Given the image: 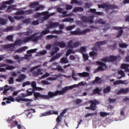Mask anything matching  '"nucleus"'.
I'll return each mask as SVG.
<instances>
[{"instance_id": "f257e3e1", "label": "nucleus", "mask_w": 129, "mask_h": 129, "mask_svg": "<svg viewBox=\"0 0 129 129\" xmlns=\"http://www.w3.org/2000/svg\"><path fill=\"white\" fill-rule=\"evenodd\" d=\"M71 88H73V86L70 87H64V88L62 89V90L60 91H56L55 92L49 91L47 93L48 95H42L39 92L34 93L33 94L34 98L35 99H50V98H52L54 96H57V95H63L64 93H66V92L69 90V89H71Z\"/></svg>"}, {"instance_id": "f03ea898", "label": "nucleus", "mask_w": 129, "mask_h": 129, "mask_svg": "<svg viewBox=\"0 0 129 129\" xmlns=\"http://www.w3.org/2000/svg\"><path fill=\"white\" fill-rule=\"evenodd\" d=\"M43 38V35H40L35 36V34H32L30 36H27L23 38V43H29V42H38V40H41Z\"/></svg>"}, {"instance_id": "7ed1b4c3", "label": "nucleus", "mask_w": 129, "mask_h": 129, "mask_svg": "<svg viewBox=\"0 0 129 129\" xmlns=\"http://www.w3.org/2000/svg\"><path fill=\"white\" fill-rule=\"evenodd\" d=\"M77 75H79L80 77H83L84 78H85V77H90V73L88 72H84L83 73H79L76 74V73L74 72V71H73L72 77L73 79L76 81L77 80V79L75 76H77Z\"/></svg>"}, {"instance_id": "20e7f679", "label": "nucleus", "mask_w": 129, "mask_h": 129, "mask_svg": "<svg viewBox=\"0 0 129 129\" xmlns=\"http://www.w3.org/2000/svg\"><path fill=\"white\" fill-rule=\"evenodd\" d=\"M96 63L99 66L94 71V73H97L99 71H104L107 68V65L102 61H97Z\"/></svg>"}, {"instance_id": "39448f33", "label": "nucleus", "mask_w": 129, "mask_h": 129, "mask_svg": "<svg viewBox=\"0 0 129 129\" xmlns=\"http://www.w3.org/2000/svg\"><path fill=\"white\" fill-rule=\"evenodd\" d=\"M99 9H106V11H108V10H116L118 9V7L116 6L113 5H108L107 4H103L102 5H98Z\"/></svg>"}, {"instance_id": "423d86ee", "label": "nucleus", "mask_w": 129, "mask_h": 129, "mask_svg": "<svg viewBox=\"0 0 129 129\" xmlns=\"http://www.w3.org/2000/svg\"><path fill=\"white\" fill-rule=\"evenodd\" d=\"M22 44H23V40L18 39L15 41L14 44L12 43L8 45H3L2 47L4 49H9V48H12V47H15V46H21Z\"/></svg>"}, {"instance_id": "0eeeda50", "label": "nucleus", "mask_w": 129, "mask_h": 129, "mask_svg": "<svg viewBox=\"0 0 129 129\" xmlns=\"http://www.w3.org/2000/svg\"><path fill=\"white\" fill-rule=\"evenodd\" d=\"M80 19L83 23H90V24H93L94 16L91 15L87 17L83 15L80 17Z\"/></svg>"}, {"instance_id": "6e6552de", "label": "nucleus", "mask_w": 129, "mask_h": 129, "mask_svg": "<svg viewBox=\"0 0 129 129\" xmlns=\"http://www.w3.org/2000/svg\"><path fill=\"white\" fill-rule=\"evenodd\" d=\"M88 32H90V29H87L86 30H83L82 31L79 30V31H74L71 32V35H74L75 36L79 35L80 36L81 35H85L86 33H88Z\"/></svg>"}, {"instance_id": "1a4fd4ad", "label": "nucleus", "mask_w": 129, "mask_h": 129, "mask_svg": "<svg viewBox=\"0 0 129 129\" xmlns=\"http://www.w3.org/2000/svg\"><path fill=\"white\" fill-rule=\"evenodd\" d=\"M89 103H91L90 107H86V109H90L91 110H95L96 109V104L98 103L96 100H91L89 101Z\"/></svg>"}, {"instance_id": "9d476101", "label": "nucleus", "mask_w": 129, "mask_h": 129, "mask_svg": "<svg viewBox=\"0 0 129 129\" xmlns=\"http://www.w3.org/2000/svg\"><path fill=\"white\" fill-rule=\"evenodd\" d=\"M13 3H14V1L4 2L3 4L0 3V11H3L5 9H7V5H12ZM0 14H2V11H0Z\"/></svg>"}, {"instance_id": "9b49d317", "label": "nucleus", "mask_w": 129, "mask_h": 129, "mask_svg": "<svg viewBox=\"0 0 129 129\" xmlns=\"http://www.w3.org/2000/svg\"><path fill=\"white\" fill-rule=\"evenodd\" d=\"M52 114H58V112L54 110H49L41 114V116H48V115H52Z\"/></svg>"}, {"instance_id": "f8f14e48", "label": "nucleus", "mask_w": 129, "mask_h": 129, "mask_svg": "<svg viewBox=\"0 0 129 129\" xmlns=\"http://www.w3.org/2000/svg\"><path fill=\"white\" fill-rule=\"evenodd\" d=\"M8 123L10 124V125H9V127H10V128L16 127L17 125H19V122H18L17 120H14L11 122H8Z\"/></svg>"}, {"instance_id": "ddd939ff", "label": "nucleus", "mask_w": 129, "mask_h": 129, "mask_svg": "<svg viewBox=\"0 0 129 129\" xmlns=\"http://www.w3.org/2000/svg\"><path fill=\"white\" fill-rule=\"evenodd\" d=\"M128 91L129 90L127 88L125 89L122 88L120 90L118 91L116 94H117V95H119V94H126Z\"/></svg>"}, {"instance_id": "4468645a", "label": "nucleus", "mask_w": 129, "mask_h": 129, "mask_svg": "<svg viewBox=\"0 0 129 129\" xmlns=\"http://www.w3.org/2000/svg\"><path fill=\"white\" fill-rule=\"evenodd\" d=\"M56 11L57 13L62 14L63 15L62 17H68L69 16V15L67 14V11H63L62 8H57Z\"/></svg>"}, {"instance_id": "2eb2a0df", "label": "nucleus", "mask_w": 129, "mask_h": 129, "mask_svg": "<svg viewBox=\"0 0 129 129\" xmlns=\"http://www.w3.org/2000/svg\"><path fill=\"white\" fill-rule=\"evenodd\" d=\"M16 101H17V102H20V101H25L27 102L31 101V100L30 99L23 98V97L21 96H18L16 98Z\"/></svg>"}, {"instance_id": "dca6fc26", "label": "nucleus", "mask_w": 129, "mask_h": 129, "mask_svg": "<svg viewBox=\"0 0 129 129\" xmlns=\"http://www.w3.org/2000/svg\"><path fill=\"white\" fill-rule=\"evenodd\" d=\"M43 72H42V70L39 69L37 70L36 72L34 71L32 73V75L34 76V77H38L39 75H42Z\"/></svg>"}, {"instance_id": "f3484780", "label": "nucleus", "mask_w": 129, "mask_h": 129, "mask_svg": "<svg viewBox=\"0 0 129 129\" xmlns=\"http://www.w3.org/2000/svg\"><path fill=\"white\" fill-rule=\"evenodd\" d=\"M107 42H108V40H105L103 41H98L95 43V45L97 47L99 48L101 45H105V44L107 43Z\"/></svg>"}, {"instance_id": "a211bd4d", "label": "nucleus", "mask_w": 129, "mask_h": 129, "mask_svg": "<svg viewBox=\"0 0 129 129\" xmlns=\"http://www.w3.org/2000/svg\"><path fill=\"white\" fill-rule=\"evenodd\" d=\"M128 67V64L123 63L121 65V69H124L125 72H129Z\"/></svg>"}, {"instance_id": "6ab92c4d", "label": "nucleus", "mask_w": 129, "mask_h": 129, "mask_svg": "<svg viewBox=\"0 0 129 129\" xmlns=\"http://www.w3.org/2000/svg\"><path fill=\"white\" fill-rule=\"evenodd\" d=\"M85 83L84 82L82 81L79 83L78 85L74 84L72 86H66V87H70V86H73L72 88L68 90H70V89H73V88H75V87H78V85H81V86H83V85H85Z\"/></svg>"}, {"instance_id": "aec40b11", "label": "nucleus", "mask_w": 129, "mask_h": 129, "mask_svg": "<svg viewBox=\"0 0 129 129\" xmlns=\"http://www.w3.org/2000/svg\"><path fill=\"white\" fill-rule=\"evenodd\" d=\"M25 78L26 75L24 74H21L20 75L19 79H17L16 80V81H17V82H22V81H23V80H24Z\"/></svg>"}, {"instance_id": "412c9836", "label": "nucleus", "mask_w": 129, "mask_h": 129, "mask_svg": "<svg viewBox=\"0 0 129 129\" xmlns=\"http://www.w3.org/2000/svg\"><path fill=\"white\" fill-rule=\"evenodd\" d=\"M56 45L59 46L60 48H65L66 47V43L63 41L57 42Z\"/></svg>"}, {"instance_id": "4be33fe9", "label": "nucleus", "mask_w": 129, "mask_h": 129, "mask_svg": "<svg viewBox=\"0 0 129 129\" xmlns=\"http://www.w3.org/2000/svg\"><path fill=\"white\" fill-rule=\"evenodd\" d=\"M54 15H56V13L55 12H53V13H51L50 14L48 13V15L42 17V19H43V20H44V21H46L47 20H49V18L51 16H54Z\"/></svg>"}, {"instance_id": "5701e85b", "label": "nucleus", "mask_w": 129, "mask_h": 129, "mask_svg": "<svg viewBox=\"0 0 129 129\" xmlns=\"http://www.w3.org/2000/svg\"><path fill=\"white\" fill-rule=\"evenodd\" d=\"M60 63H62V64H67V63H69V61H68V57H62L60 59Z\"/></svg>"}, {"instance_id": "b1692460", "label": "nucleus", "mask_w": 129, "mask_h": 129, "mask_svg": "<svg viewBox=\"0 0 129 129\" xmlns=\"http://www.w3.org/2000/svg\"><path fill=\"white\" fill-rule=\"evenodd\" d=\"M84 9H83L82 7H76L73 10L74 13H76L77 12H83Z\"/></svg>"}, {"instance_id": "393cba45", "label": "nucleus", "mask_w": 129, "mask_h": 129, "mask_svg": "<svg viewBox=\"0 0 129 129\" xmlns=\"http://www.w3.org/2000/svg\"><path fill=\"white\" fill-rule=\"evenodd\" d=\"M27 46H24L20 48H18L15 51V53H21V52L26 51V49H27Z\"/></svg>"}, {"instance_id": "a878e982", "label": "nucleus", "mask_w": 129, "mask_h": 129, "mask_svg": "<svg viewBox=\"0 0 129 129\" xmlns=\"http://www.w3.org/2000/svg\"><path fill=\"white\" fill-rule=\"evenodd\" d=\"M49 24L51 28H57V27H59V23L58 22H49Z\"/></svg>"}, {"instance_id": "bb28decb", "label": "nucleus", "mask_w": 129, "mask_h": 129, "mask_svg": "<svg viewBox=\"0 0 129 129\" xmlns=\"http://www.w3.org/2000/svg\"><path fill=\"white\" fill-rule=\"evenodd\" d=\"M101 91V89H99V88L97 87L93 90V94H100Z\"/></svg>"}, {"instance_id": "cd10ccee", "label": "nucleus", "mask_w": 129, "mask_h": 129, "mask_svg": "<svg viewBox=\"0 0 129 129\" xmlns=\"http://www.w3.org/2000/svg\"><path fill=\"white\" fill-rule=\"evenodd\" d=\"M118 73L121 75V77H118V79H121L122 77H124L125 75L124 74V72L122 70H119L118 71Z\"/></svg>"}, {"instance_id": "c85d7f7f", "label": "nucleus", "mask_w": 129, "mask_h": 129, "mask_svg": "<svg viewBox=\"0 0 129 129\" xmlns=\"http://www.w3.org/2000/svg\"><path fill=\"white\" fill-rule=\"evenodd\" d=\"M65 22H69L70 23H73L74 22V19L71 18H65L62 20V22L65 23Z\"/></svg>"}, {"instance_id": "c756f323", "label": "nucleus", "mask_w": 129, "mask_h": 129, "mask_svg": "<svg viewBox=\"0 0 129 129\" xmlns=\"http://www.w3.org/2000/svg\"><path fill=\"white\" fill-rule=\"evenodd\" d=\"M61 117L60 116H58L56 118V125L55 126V127H57L61 122H62V121H61Z\"/></svg>"}, {"instance_id": "7c9ffc66", "label": "nucleus", "mask_w": 129, "mask_h": 129, "mask_svg": "<svg viewBox=\"0 0 129 129\" xmlns=\"http://www.w3.org/2000/svg\"><path fill=\"white\" fill-rule=\"evenodd\" d=\"M71 4H75V5H78V6H82L83 5V3L78 1H72Z\"/></svg>"}, {"instance_id": "2f4dec72", "label": "nucleus", "mask_w": 129, "mask_h": 129, "mask_svg": "<svg viewBox=\"0 0 129 129\" xmlns=\"http://www.w3.org/2000/svg\"><path fill=\"white\" fill-rule=\"evenodd\" d=\"M14 30V27L10 26L4 29L3 32H12Z\"/></svg>"}, {"instance_id": "473e14b6", "label": "nucleus", "mask_w": 129, "mask_h": 129, "mask_svg": "<svg viewBox=\"0 0 129 129\" xmlns=\"http://www.w3.org/2000/svg\"><path fill=\"white\" fill-rule=\"evenodd\" d=\"M109 62H114V61H116V57L114 55H111L108 57Z\"/></svg>"}, {"instance_id": "72a5a7b5", "label": "nucleus", "mask_w": 129, "mask_h": 129, "mask_svg": "<svg viewBox=\"0 0 129 129\" xmlns=\"http://www.w3.org/2000/svg\"><path fill=\"white\" fill-rule=\"evenodd\" d=\"M80 53H81V54H83L85 52H86V47L84 46H82L80 49L79 50Z\"/></svg>"}, {"instance_id": "f704fd0d", "label": "nucleus", "mask_w": 129, "mask_h": 129, "mask_svg": "<svg viewBox=\"0 0 129 129\" xmlns=\"http://www.w3.org/2000/svg\"><path fill=\"white\" fill-rule=\"evenodd\" d=\"M109 114H110V113H107L105 112L101 111L100 112V116H101V117H105L106 115H109Z\"/></svg>"}, {"instance_id": "c9c22d12", "label": "nucleus", "mask_w": 129, "mask_h": 129, "mask_svg": "<svg viewBox=\"0 0 129 129\" xmlns=\"http://www.w3.org/2000/svg\"><path fill=\"white\" fill-rule=\"evenodd\" d=\"M110 86H107L105 88L103 89V92L104 93H108L110 92V89H111Z\"/></svg>"}, {"instance_id": "e433bc0d", "label": "nucleus", "mask_w": 129, "mask_h": 129, "mask_svg": "<svg viewBox=\"0 0 129 129\" xmlns=\"http://www.w3.org/2000/svg\"><path fill=\"white\" fill-rule=\"evenodd\" d=\"M74 43H73V40H70L68 42V47L69 48H71L72 49H73V45H74Z\"/></svg>"}, {"instance_id": "4c0bfd02", "label": "nucleus", "mask_w": 129, "mask_h": 129, "mask_svg": "<svg viewBox=\"0 0 129 129\" xmlns=\"http://www.w3.org/2000/svg\"><path fill=\"white\" fill-rule=\"evenodd\" d=\"M33 112H36V110L34 109H31L30 110H28L27 113H26L27 116H29V115H30V114H31V113Z\"/></svg>"}, {"instance_id": "58836bf2", "label": "nucleus", "mask_w": 129, "mask_h": 129, "mask_svg": "<svg viewBox=\"0 0 129 129\" xmlns=\"http://www.w3.org/2000/svg\"><path fill=\"white\" fill-rule=\"evenodd\" d=\"M7 24V22L6 21V19L0 17V25L4 26Z\"/></svg>"}, {"instance_id": "ea45409f", "label": "nucleus", "mask_w": 129, "mask_h": 129, "mask_svg": "<svg viewBox=\"0 0 129 129\" xmlns=\"http://www.w3.org/2000/svg\"><path fill=\"white\" fill-rule=\"evenodd\" d=\"M74 54V51H73V50L71 49H69L67 50L66 53V56H67V57H68V56L69 55H70V54Z\"/></svg>"}, {"instance_id": "a19ab883", "label": "nucleus", "mask_w": 129, "mask_h": 129, "mask_svg": "<svg viewBox=\"0 0 129 129\" xmlns=\"http://www.w3.org/2000/svg\"><path fill=\"white\" fill-rule=\"evenodd\" d=\"M97 113L95 112V113H89L85 115V117H88V116H93V115H96Z\"/></svg>"}, {"instance_id": "79ce46f5", "label": "nucleus", "mask_w": 129, "mask_h": 129, "mask_svg": "<svg viewBox=\"0 0 129 129\" xmlns=\"http://www.w3.org/2000/svg\"><path fill=\"white\" fill-rule=\"evenodd\" d=\"M37 6H39V3L38 2H35L34 3H31V4L29 5V7L30 8H36Z\"/></svg>"}, {"instance_id": "37998d69", "label": "nucleus", "mask_w": 129, "mask_h": 129, "mask_svg": "<svg viewBox=\"0 0 129 129\" xmlns=\"http://www.w3.org/2000/svg\"><path fill=\"white\" fill-rule=\"evenodd\" d=\"M97 24H100L101 25H105V22L103 21L102 19H100L96 21Z\"/></svg>"}, {"instance_id": "c03bdc74", "label": "nucleus", "mask_w": 129, "mask_h": 129, "mask_svg": "<svg viewBox=\"0 0 129 129\" xmlns=\"http://www.w3.org/2000/svg\"><path fill=\"white\" fill-rule=\"evenodd\" d=\"M108 48L112 50V51L115 50L116 49V44H114L113 45H108Z\"/></svg>"}, {"instance_id": "a18cd8bd", "label": "nucleus", "mask_w": 129, "mask_h": 129, "mask_svg": "<svg viewBox=\"0 0 129 129\" xmlns=\"http://www.w3.org/2000/svg\"><path fill=\"white\" fill-rule=\"evenodd\" d=\"M49 33H50V30H44L42 31L40 34L41 35H47V34H49Z\"/></svg>"}, {"instance_id": "49530a36", "label": "nucleus", "mask_w": 129, "mask_h": 129, "mask_svg": "<svg viewBox=\"0 0 129 129\" xmlns=\"http://www.w3.org/2000/svg\"><path fill=\"white\" fill-rule=\"evenodd\" d=\"M123 83V81L121 80H117L113 82L114 85H117V84H122Z\"/></svg>"}, {"instance_id": "de8ad7c7", "label": "nucleus", "mask_w": 129, "mask_h": 129, "mask_svg": "<svg viewBox=\"0 0 129 129\" xmlns=\"http://www.w3.org/2000/svg\"><path fill=\"white\" fill-rule=\"evenodd\" d=\"M101 61H102V62H109V57H104L101 59Z\"/></svg>"}, {"instance_id": "09e8293b", "label": "nucleus", "mask_w": 129, "mask_h": 129, "mask_svg": "<svg viewBox=\"0 0 129 129\" xmlns=\"http://www.w3.org/2000/svg\"><path fill=\"white\" fill-rule=\"evenodd\" d=\"M52 34H62L63 33V31L62 30H54L51 32Z\"/></svg>"}, {"instance_id": "8fccbe9b", "label": "nucleus", "mask_w": 129, "mask_h": 129, "mask_svg": "<svg viewBox=\"0 0 129 129\" xmlns=\"http://www.w3.org/2000/svg\"><path fill=\"white\" fill-rule=\"evenodd\" d=\"M80 45H81L80 42L78 41L74 42L73 44V48H77V47H79Z\"/></svg>"}, {"instance_id": "3c124183", "label": "nucleus", "mask_w": 129, "mask_h": 129, "mask_svg": "<svg viewBox=\"0 0 129 129\" xmlns=\"http://www.w3.org/2000/svg\"><path fill=\"white\" fill-rule=\"evenodd\" d=\"M37 50L36 48L33 49H30L28 50L27 51V54H31L32 53H36V51Z\"/></svg>"}, {"instance_id": "603ef678", "label": "nucleus", "mask_w": 129, "mask_h": 129, "mask_svg": "<svg viewBox=\"0 0 129 129\" xmlns=\"http://www.w3.org/2000/svg\"><path fill=\"white\" fill-rule=\"evenodd\" d=\"M89 55L91 57H94V56H97V53L94 51H91L89 52Z\"/></svg>"}, {"instance_id": "864d4df0", "label": "nucleus", "mask_w": 129, "mask_h": 129, "mask_svg": "<svg viewBox=\"0 0 129 129\" xmlns=\"http://www.w3.org/2000/svg\"><path fill=\"white\" fill-rule=\"evenodd\" d=\"M22 23H23V24H30L31 23V19H26L25 20H24L22 21Z\"/></svg>"}, {"instance_id": "5fc2aeb1", "label": "nucleus", "mask_w": 129, "mask_h": 129, "mask_svg": "<svg viewBox=\"0 0 129 129\" xmlns=\"http://www.w3.org/2000/svg\"><path fill=\"white\" fill-rule=\"evenodd\" d=\"M119 46L120 48H127L128 45L125 43H120Z\"/></svg>"}, {"instance_id": "6e6d98bb", "label": "nucleus", "mask_w": 129, "mask_h": 129, "mask_svg": "<svg viewBox=\"0 0 129 129\" xmlns=\"http://www.w3.org/2000/svg\"><path fill=\"white\" fill-rule=\"evenodd\" d=\"M15 67L13 66H8L6 68V70H14Z\"/></svg>"}, {"instance_id": "4d7b16f0", "label": "nucleus", "mask_w": 129, "mask_h": 129, "mask_svg": "<svg viewBox=\"0 0 129 129\" xmlns=\"http://www.w3.org/2000/svg\"><path fill=\"white\" fill-rule=\"evenodd\" d=\"M25 15H30L33 13V10L32 9L29 10H26L24 11Z\"/></svg>"}, {"instance_id": "13d9d810", "label": "nucleus", "mask_w": 129, "mask_h": 129, "mask_svg": "<svg viewBox=\"0 0 129 129\" xmlns=\"http://www.w3.org/2000/svg\"><path fill=\"white\" fill-rule=\"evenodd\" d=\"M82 56L85 61H87V60H88V58H89V56H88V54H86L85 53L83 54Z\"/></svg>"}, {"instance_id": "bf43d9fd", "label": "nucleus", "mask_w": 129, "mask_h": 129, "mask_svg": "<svg viewBox=\"0 0 129 129\" xmlns=\"http://www.w3.org/2000/svg\"><path fill=\"white\" fill-rule=\"evenodd\" d=\"M25 14V11L21 10L18 11L16 12V15H24Z\"/></svg>"}, {"instance_id": "052dcab7", "label": "nucleus", "mask_w": 129, "mask_h": 129, "mask_svg": "<svg viewBox=\"0 0 129 129\" xmlns=\"http://www.w3.org/2000/svg\"><path fill=\"white\" fill-rule=\"evenodd\" d=\"M14 20H23V19H24V17L15 16L14 17Z\"/></svg>"}, {"instance_id": "680f3d73", "label": "nucleus", "mask_w": 129, "mask_h": 129, "mask_svg": "<svg viewBox=\"0 0 129 129\" xmlns=\"http://www.w3.org/2000/svg\"><path fill=\"white\" fill-rule=\"evenodd\" d=\"M14 80L13 77H10V80H9V84H14Z\"/></svg>"}, {"instance_id": "e2e57ef3", "label": "nucleus", "mask_w": 129, "mask_h": 129, "mask_svg": "<svg viewBox=\"0 0 129 129\" xmlns=\"http://www.w3.org/2000/svg\"><path fill=\"white\" fill-rule=\"evenodd\" d=\"M13 38H14V36L13 35H8L7 37V40H8V41H11V42H13Z\"/></svg>"}, {"instance_id": "0e129e2a", "label": "nucleus", "mask_w": 129, "mask_h": 129, "mask_svg": "<svg viewBox=\"0 0 129 129\" xmlns=\"http://www.w3.org/2000/svg\"><path fill=\"white\" fill-rule=\"evenodd\" d=\"M31 85V82L29 81H27L22 84V87H25V86L27 85Z\"/></svg>"}, {"instance_id": "69168bd1", "label": "nucleus", "mask_w": 129, "mask_h": 129, "mask_svg": "<svg viewBox=\"0 0 129 129\" xmlns=\"http://www.w3.org/2000/svg\"><path fill=\"white\" fill-rule=\"evenodd\" d=\"M76 104H80V103H81L82 102V100L80 99H77L76 100V101H75Z\"/></svg>"}, {"instance_id": "338daca9", "label": "nucleus", "mask_w": 129, "mask_h": 129, "mask_svg": "<svg viewBox=\"0 0 129 129\" xmlns=\"http://www.w3.org/2000/svg\"><path fill=\"white\" fill-rule=\"evenodd\" d=\"M95 80L98 83V84H101V81L100 80L99 77H96L95 78Z\"/></svg>"}, {"instance_id": "774afa93", "label": "nucleus", "mask_w": 129, "mask_h": 129, "mask_svg": "<svg viewBox=\"0 0 129 129\" xmlns=\"http://www.w3.org/2000/svg\"><path fill=\"white\" fill-rule=\"evenodd\" d=\"M17 128L18 129H26V127L24 126V125H21V124H19L17 125Z\"/></svg>"}]
</instances>
